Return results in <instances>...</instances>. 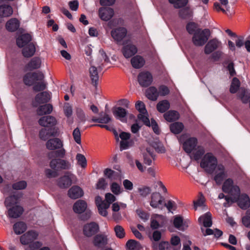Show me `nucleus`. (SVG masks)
Returning <instances> with one entry per match:
<instances>
[{"label":"nucleus","mask_w":250,"mask_h":250,"mask_svg":"<svg viewBox=\"0 0 250 250\" xmlns=\"http://www.w3.org/2000/svg\"><path fill=\"white\" fill-rule=\"evenodd\" d=\"M38 233L35 231H29L21 237V242L23 245L30 244L37 239Z\"/></svg>","instance_id":"dca6fc26"},{"label":"nucleus","mask_w":250,"mask_h":250,"mask_svg":"<svg viewBox=\"0 0 250 250\" xmlns=\"http://www.w3.org/2000/svg\"><path fill=\"white\" fill-rule=\"evenodd\" d=\"M179 142L183 144L184 150L188 153L192 152L197 146V140L195 138H188L187 134H183L178 137Z\"/></svg>","instance_id":"7ed1b4c3"},{"label":"nucleus","mask_w":250,"mask_h":250,"mask_svg":"<svg viewBox=\"0 0 250 250\" xmlns=\"http://www.w3.org/2000/svg\"><path fill=\"white\" fill-rule=\"evenodd\" d=\"M165 120L169 122L177 120L179 118V113L175 110H170L164 114Z\"/></svg>","instance_id":"f704fd0d"},{"label":"nucleus","mask_w":250,"mask_h":250,"mask_svg":"<svg viewBox=\"0 0 250 250\" xmlns=\"http://www.w3.org/2000/svg\"><path fill=\"white\" fill-rule=\"evenodd\" d=\"M192 152H193L195 159L199 160L204 154L205 149L204 147L201 146H197Z\"/></svg>","instance_id":"de8ad7c7"},{"label":"nucleus","mask_w":250,"mask_h":250,"mask_svg":"<svg viewBox=\"0 0 250 250\" xmlns=\"http://www.w3.org/2000/svg\"><path fill=\"white\" fill-rule=\"evenodd\" d=\"M138 119L143 122L147 126H150V123L148 117V113L146 111L145 113H139L138 115Z\"/></svg>","instance_id":"680f3d73"},{"label":"nucleus","mask_w":250,"mask_h":250,"mask_svg":"<svg viewBox=\"0 0 250 250\" xmlns=\"http://www.w3.org/2000/svg\"><path fill=\"white\" fill-rule=\"evenodd\" d=\"M137 52V49L136 47L131 43L125 45L123 50V54L126 58L132 57L133 55L135 54Z\"/></svg>","instance_id":"393cba45"},{"label":"nucleus","mask_w":250,"mask_h":250,"mask_svg":"<svg viewBox=\"0 0 250 250\" xmlns=\"http://www.w3.org/2000/svg\"><path fill=\"white\" fill-rule=\"evenodd\" d=\"M126 207V205L123 203L116 202L112 205V210L114 212H118L121 208H125Z\"/></svg>","instance_id":"338daca9"},{"label":"nucleus","mask_w":250,"mask_h":250,"mask_svg":"<svg viewBox=\"0 0 250 250\" xmlns=\"http://www.w3.org/2000/svg\"><path fill=\"white\" fill-rule=\"evenodd\" d=\"M71 167V164L67 161L60 159L58 168L61 169H69Z\"/></svg>","instance_id":"0e129e2a"},{"label":"nucleus","mask_w":250,"mask_h":250,"mask_svg":"<svg viewBox=\"0 0 250 250\" xmlns=\"http://www.w3.org/2000/svg\"><path fill=\"white\" fill-rule=\"evenodd\" d=\"M50 99V95L47 92H43L37 94L33 103L34 106H37L38 104H43L48 102Z\"/></svg>","instance_id":"6ab92c4d"},{"label":"nucleus","mask_w":250,"mask_h":250,"mask_svg":"<svg viewBox=\"0 0 250 250\" xmlns=\"http://www.w3.org/2000/svg\"><path fill=\"white\" fill-rule=\"evenodd\" d=\"M246 90L244 88H241L239 93H238V96L241 101L244 103H247L249 101L250 97L249 96L246 95Z\"/></svg>","instance_id":"8fccbe9b"},{"label":"nucleus","mask_w":250,"mask_h":250,"mask_svg":"<svg viewBox=\"0 0 250 250\" xmlns=\"http://www.w3.org/2000/svg\"><path fill=\"white\" fill-rule=\"evenodd\" d=\"M167 208L168 212L173 213V211L176 209L177 205L175 202L172 200H168L167 202L164 203V207Z\"/></svg>","instance_id":"603ef678"},{"label":"nucleus","mask_w":250,"mask_h":250,"mask_svg":"<svg viewBox=\"0 0 250 250\" xmlns=\"http://www.w3.org/2000/svg\"><path fill=\"white\" fill-rule=\"evenodd\" d=\"M29 78L33 79L34 82L36 81H42L44 79V75L40 72L27 74L24 77V82L25 84L31 85L33 84V81L28 80Z\"/></svg>","instance_id":"2eb2a0df"},{"label":"nucleus","mask_w":250,"mask_h":250,"mask_svg":"<svg viewBox=\"0 0 250 250\" xmlns=\"http://www.w3.org/2000/svg\"><path fill=\"white\" fill-rule=\"evenodd\" d=\"M14 230L17 234H20L25 231L26 226L23 222H18L14 225Z\"/></svg>","instance_id":"a18cd8bd"},{"label":"nucleus","mask_w":250,"mask_h":250,"mask_svg":"<svg viewBox=\"0 0 250 250\" xmlns=\"http://www.w3.org/2000/svg\"><path fill=\"white\" fill-rule=\"evenodd\" d=\"M7 208L8 209V215L10 218L19 217L23 211L22 207L20 206H15Z\"/></svg>","instance_id":"aec40b11"},{"label":"nucleus","mask_w":250,"mask_h":250,"mask_svg":"<svg viewBox=\"0 0 250 250\" xmlns=\"http://www.w3.org/2000/svg\"><path fill=\"white\" fill-rule=\"evenodd\" d=\"M171 131L175 134L180 133L184 129V125L182 123L175 122L170 125Z\"/></svg>","instance_id":"79ce46f5"},{"label":"nucleus","mask_w":250,"mask_h":250,"mask_svg":"<svg viewBox=\"0 0 250 250\" xmlns=\"http://www.w3.org/2000/svg\"><path fill=\"white\" fill-rule=\"evenodd\" d=\"M20 26L19 21L15 18L9 20L6 23V28L7 30L10 32L16 31Z\"/></svg>","instance_id":"c756f323"},{"label":"nucleus","mask_w":250,"mask_h":250,"mask_svg":"<svg viewBox=\"0 0 250 250\" xmlns=\"http://www.w3.org/2000/svg\"><path fill=\"white\" fill-rule=\"evenodd\" d=\"M35 45L32 43H29L23 49L22 54L25 57H30L35 54Z\"/></svg>","instance_id":"72a5a7b5"},{"label":"nucleus","mask_w":250,"mask_h":250,"mask_svg":"<svg viewBox=\"0 0 250 250\" xmlns=\"http://www.w3.org/2000/svg\"><path fill=\"white\" fill-rule=\"evenodd\" d=\"M153 78L151 74L148 71H142L138 76V81L139 84L143 87L149 85L152 82Z\"/></svg>","instance_id":"6e6552de"},{"label":"nucleus","mask_w":250,"mask_h":250,"mask_svg":"<svg viewBox=\"0 0 250 250\" xmlns=\"http://www.w3.org/2000/svg\"><path fill=\"white\" fill-rule=\"evenodd\" d=\"M127 250H141V247L140 244L134 240L128 241L126 244Z\"/></svg>","instance_id":"c03bdc74"},{"label":"nucleus","mask_w":250,"mask_h":250,"mask_svg":"<svg viewBox=\"0 0 250 250\" xmlns=\"http://www.w3.org/2000/svg\"><path fill=\"white\" fill-rule=\"evenodd\" d=\"M169 2L172 4L174 7L176 8H181L185 6L188 0H168Z\"/></svg>","instance_id":"6e6d98bb"},{"label":"nucleus","mask_w":250,"mask_h":250,"mask_svg":"<svg viewBox=\"0 0 250 250\" xmlns=\"http://www.w3.org/2000/svg\"><path fill=\"white\" fill-rule=\"evenodd\" d=\"M222 190L225 192L229 193L230 198H234L236 199L240 193V188L236 185H234L233 181L231 179H227L223 183L222 186Z\"/></svg>","instance_id":"39448f33"},{"label":"nucleus","mask_w":250,"mask_h":250,"mask_svg":"<svg viewBox=\"0 0 250 250\" xmlns=\"http://www.w3.org/2000/svg\"><path fill=\"white\" fill-rule=\"evenodd\" d=\"M99 229V226L96 223H88L83 227V233L87 237H91L96 233Z\"/></svg>","instance_id":"ddd939ff"},{"label":"nucleus","mask_w":250,"mask_h":250,"mask_svg":"<svg viewBox=\"0 0 250 250\" xmlns=\"http://www.w3.org/2000/svg\"><path fill=\"white\" fill-rule=\"evenodd\" d=\"M114 14V10L110 7H102L99 10V16L104 21H108L111 19Z\"/></svg>","instance_id":"4468645a"},{"label":"nucleus","mask_w":250,"mask_h":250,"mask_svg":"<svg viewBox=\"0 0 250 250\" xmlns=\"http://www.w3.org/2000/svg\"><path fill=\"white\" fill-rule=\"evenodd\" d=\"M109 207V204L107 203H102L99 205L98 207L99 213L103 216H106L108 213L107 209Z\"/></svg>","instance_id":"09e8293b"},{"label":"nucleus","mask_w":250,"mask_h":250,"mask_svg":"<svg viewBox=\"0 0 250 250\" xmlns=\"http://www.w3.org/2000/svg\"><path fill=\"white\" fill-rule=\"evenodd\" d=\"M170 107V104L167 100H163L159 102L157 105V110L161 113L165 112L166 110L169 109Z\"/></svg>","instance_id":"37998d69"},{"label":"nucleus","mask_w":250,"mask_h":250,"mask_svg":"<svg viewBox=\"0 0 250 250\" xmlns=\"http://www.w3.org/2000/svg\"><path fill=\"white\" fill-rule=\"evenodd\" d=\"M13 12V9L10 5L4 4L0 6V16L2 18L10 16Z\"/></svg>","instance_id":"c9c22d12"},{"label":"nucleus","mask_w":250,"mask_h":250,"mask_svg":"<svg viewBox=\"0 0 250 250\" xmlns=\"http://www.w3.org/2000/svg\"><path fill=\"white\" fill-rule=\"evenodd\" d=\"M53 107L50 104H46L39 107L37 110L38 115L40 116L49 114L51 113Z\"/></svg>","instance_id":"2f4dec72"},{"label":"nucleus","mask_w":250,"mask_h":250,"mask_svg":"<svg viewBox=\"0 0 250 250\" xmlns=\"http://www.w3.org/2000/svg\"><path fill=\"white\" fill-rule=\"evenodd\" d=\"M108 238L104 234H99L96 235L94 239V245L98 248H102L107 244Z\"/></svg>","instance_id":"412c9836"},{"label":"nucleus","mask_w":250,"mask_h":250,"mask_svg":"<svg viewBox=\"0 0 250 250\" xmlns=\"http://www.w3.org/2000/svg\"><path fill=\"white\" fill-rule=\"evenodd\" d=\"M145 61L144 58L139 55H136L131 60V63L135 68H140L145 64Z\"/></svg>","instance_id":"7c9ffc66"},{"label":"nucleus","mask_w":250,"mask_h":250,"mask_svg":"<svg viewBox=\"0 0 250 250\" xmlns=\"http://www.w3.org/2000/svg\"><path fill=\"white\" fill-rule=\"evenodd\" d=\"M240 85V82L236 78H234L232 80L230 87V92L231 93H235L237 91Z\"/></svg>","instance_id":"5fc2aeb1"},{"label":"nucleus","mask_w":250,"mask_h":250,"mask_svg":"<svg viewBox=\"0 0 250 250\" xmlns=\"http://www.w3.org/2000/svg\"><path fill=\"white\" fill-rule=\"evenodd\" d=\"M46 88V83L44 81H41L35 83L33 86V89L35 91H40L43 90Z\"/></svg>","instance_id":"774afa93"},{"label":"nucleus","mask_w":250,"mask_h":250,"mask_svg":"<svg viewBox=\"0 0 250 250\" xmlns=\"http://www.w3.org/2000/svg\"><path fill=\"white\" fill-rule=\"evenodd\" d=\"M31 39V36L30 34H22L17 39V44L19 47H25L30 43Z\"/></svg>","instance_id":"5701e85b"},{"label":"nucleus","mask_w":250,"mask_h":250,"mask_svg":"<svg viewBox=\"0 0 250 250\" xmlns=\"http://www.w3.org/2000/svg\"><path fill=\"white\" fill-rule=\"evenodd\" d=\"M74 175L70 172H67L58 181L59 186L61 188H66L72 184V180Z\"/></svg>","instance_id":"9d476101"},{"label":"nucleus","mask_w":250,"mask_h":250,"mask_svg":"<svg viewBox=\"0 0 250 250\" xmlns=\"http://www.w3.org/2000/svg\"><path fill=\"white\" fill-rule=\"evenodd\" d=\"M200 166L208 172L215 171L214 180L217 184H220L227 177L224 167L222 164H217L216 158L211 153H207L202 159Z\"/></svg>","instance_id":"f257e3e1"},{"label":"nucleus","mask_w":250,"mask_h":250,"mask_svg":"<svg viewBox=\"0 0 250 250\" xmlns=\"http://www.w3.org/2000/svg\"><path fill=\"white\" fill-rule=\"evenodd\" d=\"M104 175L108 178L115 180L118 177V173L110 169L106 168L104 171Z\"/></svg>","instance_id":"bf43d9fd"},{"label":"nucleus","mask_w":250,"mask_h":250,"mask_svg":"<svg viewBox=\"0 0 250 250\" xmlns=\"http://www.w3.org/2000/svg\"><path fill=\"white\" fill-rule=\"evenodd\" d=\"M131 134L128 132L122 131L119 134V137L121 139L120 142L121 150H125L131 146L133 144V141L130 139Z\"/></svg>","instance_id":"0eeeda50"},{"label":"nucleus","mask_w":250,"mask_h":250,"mask_svg":"<svg viewBox=\"0 0 250 250\" xmlns=\"http://www.w3.org/2000/svg\"><path fill=\"white\" fill-rule=\"evenodd\" d=\"M146 94L147 98L152 101L156 100L159 95L157 89L153 86L150 87L148 88L146 90Z\"/></svg>","instance_id":"4c0bfd02"},{"label":"nucleus","mask_w":250,"mask_h":250,"mask_svg":"<svg viewBox=\"0 0 250 250\" xmlns=\"http://www.w3.org/2000/svg\"><path fill=\"white\" fill-rule=\"evenodd\" d=\"M57 123L56 118L52 116H46L41 118L39 124L41 126L51 127L55 125Z\"/></svg>","instance_id":"f3484780"},{"label":"nucleus","mask_w":250,"mask_h":250,"mask_svg":"<svg viewBox=\"0 0 250 250\" xmlns=\"http://www.w3.org/2000/svg\"><path fill=\"white\" fill-rule=\"evenodd\" d=\"M144 162L145 164L150 166L151 165L152 160H154V149L152 147L146 148V151L143 153Z\"/></svg>","instance_id":"a211bd4d"},{"label":"nucleus","mask_w":250,"mask_h":250,"mask_svg":"<svg viewBox=\"0 0 250 250\" xmlns=\"http://www.w3.org/2000/svg\"><path fill=\"white\" fill-rule=\"evenodd\" d=\"M242 221L246 227L250 228V209L247 211L246 215L242 218Z\"/></svg>","instance_id":"69168bd1"},{"label":"nucleus","mask_w":250,"mask_h":250,"mask_svg":"<svg viewBox=\"0 0 250 250\" xmlns=\"http://www.w3.org/2000/svg\"><path fill=\"white\" fill-rule=\"evenodd\" d=\"M116 236L119 238H123L125 236L124 229L120 225H117L114 228Z\"/></svg>","instance_id":"13d9d810"},{"label":"nucleus","mask_w":250,"mask_h":250,"mask_svg":"<svg viewBox=\"0 0 250 250\" xmlns=\"http://www.w3.org/2000/svg\"><path fill=\"white\" fill-rule=\"evenodd\" d=\"M72 135L74 141L79 145L81 143V134L80 129L76 127L73 131Z\"/></svg>","instance_id":"052dcab7"},{"label":"nucleus","mask_w":250,"mask_h":250,"mask_svg":"<svg viewBox=\"0 0 250 250\" xmlns=\"http://www.w3.org/2000/svg\"><path fill=\"white\" fill-rule=\"evenodd\" d=\"M127 30L124 27H119L112 30L111 35L113 39L117 42H121L126 36Z\"/></svg>","instance_id":"9b49d317"},{"label":"nucleus","mask_w":250,"mask_h":250,"mask_svg":"<svg viewBox=\"0 0 250 250\" xmlns=\"http://www.w3.org/2000/svg\"><path fill=\"white\" fill-rule=\"evenodd\" d=\"M194 208L197 210L198 208L206 209L207 207L205 204V198L202 194H200L196 201H193Z\"/></svg>","instance_id":"ea45409f"},{"label":"nucleus","mask_w":250,"mask_h":250,"mask_svg":"<svg viewBox=\"0 0 250 250\" xmlns=\"http://www.w3.org/2000/svg\"><path fill=\"white\" fill-rule=\"evenodd\" d=\"M202 232L204 236L209 235H214L216 238H218L222 236L223 232L218 229H203L201 228Z\"/></svg>","instance_id":"e433bc0d"},{"label":"nucleus","mask_w":250,"mask_h":250,"mask_svg":"<svg viewBox=\"0 0 250 250\" xmlns=\"http://www.w3.org/2000/svg\"><path fill=\"white\" fill-rule=\"evenodd\" d=\"M63 112L66 117H70L72 115L73 108L72 105L68 103H66L63 106Z\"/></svg>","instance_id":"864d4df0"},{"label":"nucleus","mask_w":250,"mask_h":250,"mask_svg":"<svg viewBox=\"0 0 250 250\" xmlns=\"http://www.w3.org/2000/svg\"><path fill=\"white\" fill-rule=\"evenodd\" d=\"M89 74L92 83L96 85L99 80L97 68L95 66L91 65L89 68Z\"/></svg>","instance_id":"58836bf2"},{"label":"nucleus","mask_w":250,"mask_h":250,"mask_svg":"<svg viewBox=\"0 0 250 250\" xmlns=\"http://www.w3.org/2000/svg\"><path fill=\"white\" fill-rule=\"evenodd\" d=\"M75 113L76 120L79 124L84 123L87 120L86 114L82 107L77 106L75 107Z\"/></svg>","instance_id":"bb28decb"},{"label":"nucleus","mask_w":250,"mask_h":250,"mask_svg":"<svg viewBox=\"0 0 250 250\" xmlns=\"http://www.w3.org/2000/svg\"><path fill=\"white\" fill-rule=\"evenodd\" d=\"M173 224L176 228L180 230H183L188 227V226L183 222V218L178 215L174 217Z\"/></svg>","instance_id":"c85d7f7f"},{"label":"nucleus","mask_w":250,"mask_h":250,"mask_svg":"<svg viewBox=\"0 0 250 250\" xmlns=\"http://www.w3.org/2000/svg\"><path fill=\"white\" fill-rule=\"evenodd\" d=\"M200 224L203 225L205 227H210L212 225V216L209 212H208L201 216L198 218Z\"/></svg>","instance_id":"b1692460"},{"label":"nucleus","mask_w":250,"mask_h":250,"mask_svg":"<svg viewBox=\"0 0 250 250\" xmlns=\"http://www.w3.org/2000/svg\"><path fill=\"white\" fill-rule=\"evenodd\" d=\"M20 197L18 195H14L6 198L5 205L7 208L18 206Z\"/></svg>","instance_id":"473e14b6"},{"label":"nucleus","mask_w":250,"mask_h":250,"mask_svg":"<svg viewBox=\"0 0 250 250\" xmlns=\"http://www.w3.org/2000/svg\"><path fill=\"white\" fill-rule=\"evenodd\" d=\"M76 159L77 160L78 164L82 168H85L87 166V161L85 157L80 153H78L76 156Z\"/></svg>","instance_id":"49530a36"},{"label":"nucleus","mask_w":250,"mask_h":250,"mask_svg":"<svg viewBox=\"0 0 250 250\" xmlns=\"http://www.w3.org/2000/svg\"><path fill=\"white\" fill-rule=\"evenodd\" d=\"M222 43L217 39H213L209 41L205 47V53L209 54L215 50L221 48Z\"/></svg>","instance_id":"f8f14e48"},{"label":"nucleus","mask_w":250,"mask_h":250,"mask_svg":"<svg viewBox=\"0 0 250 250\" xmlns=\"http://www.w3.org/2000/svg\"><path fill=\"white\" fill-rule=\"evenodd\" d=\"M41 64V61L39 58H34L27 64L26 69L29 70L37 69L40 67Z\"/></svg>","instance_id":"a19ab883"},{"label":"nucleus","mask_w":250,"mask_h":250,"mask_svg":"<svg viewBox=\"0 0 250 250\" xmlns=\"http://www.w3.org/2000/svg\"><path fill=\"white\" fill-rule=\"evenodd\" d=\"M83 194L82 189L77 186H73L68 191L69 197L73 199L81 197Z\"/></svg>","instance_id":"4be33fe9"},{"label":"nucleus","mask_w":250,"mask_h":250,"mask_svg":"<svg viewBox=\"0 0 250 250\" xmlns=\"http://www.w3.org/2000/svg\"><path fill=\"white\" fill-rule=\"evenodd\" d=\"M231 199L233 202H237L239 207L243 209H246L250 207V199L246 194L240 193L237 198H232Z\"/></svg>","instance_id":"1a4fd4ad"},{"label":"nucleus","mask_w":250,"mask_h":250,"mask_svg":"<svg viewBox=\"0 0 250 250\" xmlns=\"http://www.w3.org/2000/svg\"><path fill=\"white\" fill-rule=\"evenodd\" d=\"M208 29H198L194 33L192 37V42L196 46H203L208 40L210 36Z\"/></svg>","instance_id":"20e7f679"},{"label":"nucleus","mask_w":250,"mask_h":250,"mask_svg":"<svg viewBox=\"0 0 250 250\" xmlns=\"http://www.w3.org/2000/svg\"><path fill=\"white\" fill-rule=\"evenodd\" d=\"M40 137L43 140H46L49 137L54 136V133H51L49 129L46 128H42L41 130L39 133Z\"/></svg>","instance_id":"3c124183"},{"label":"nucleus","mask_w":250,"mask_h":250,"mask_svg":"<svg viewBox=\"0 0 250 250\" xmlns=\"http://www.w3.org/2000/svg\"><path fill=\"white\" fill-rule=\"evenodd\" d=\"M165 198L158 192H154L151 195L150 205L154 208L162 210L164 208Z\"/></svg>","instance_id":"423d86ee"},{"label":"nucleus","mask_w":250,"mask_h":250,"mask_svg":"<svg viewBox=\"0 0 250 250\" xmlns=\"http://www.w3.org/2000/svg\"><path fill=\"white\" fill-rule=\"evenodd\" d=\"M46 148L50 150L59 149L55 153L61 157H63L65 155L66 151L63 147V141L59 138H53L49 139L46 143Z\"/></svg>","instance_id":"f03ea898"},{"label":"nucleus","mask_w":250,"mask_h":250,"mask_svg":"<svg viewBox=\"0 0 250 250\" xmlns=\"http://www.w3.org/2000/svg\"><path fill=\"white\" fill-rule=\"evenodd\" d=\"M27 186V183L24 181H20L14 183L12 185L13 189L21 190L24 189Z\"/></svg>","instance_id":"e2e57ef3"},{"label":"nucleus","mask_w":250,"mask_h":250,"mask_svg":"<svg viewBox=\"0 0 250 250\" xmlns=\"http://www.w3.org/2000/svg\"><path fill=\"white\" fill-rule=\"evenodd\" d=\"M110 189L111 191L115 195H119L123 191L120 185L116 183H112L110 185Z\"/></svg>","instance_id":"4d7b16f0"},{"label":"nucleus","mask_w":250,"mask_h":250,"mask_svg":"<svg viewBox=\"0 0 250 250\" xmlns=\"http://www.w3.org/2000/svg\"><path fill=\"white\" fill-rule=\"evenodd\" d=\"M113 114L114 116L118 120L124 122L126 121V116L127 112L124 108L118 107L115 108L113 110Z\"/></svg>","instance_id":"a878e982"},{"label":"nucleus","mask_w":250,"mask_h":250,"mask_svg":"<svg viewBox=\"0 0 250 250\" xmlns=\"http://www.w3.org/2000/svg\"><path fill=\"white\" fill-rule=\"evenodd\" d=\"M87 206L84 201L79 200L74 204L73 209L75 213H82L86 210Z\"/></svg>","instance_id":"cd10ccee"}]
</instances>
